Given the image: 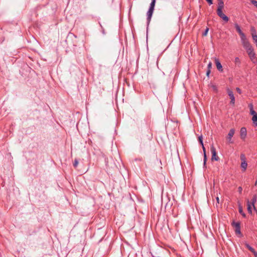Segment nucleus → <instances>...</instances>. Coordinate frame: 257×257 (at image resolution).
<instances>
[{"label": "nucleus", "instance_id": "obj_5", "mask_svg": "<svg viewBox=\"0 0 257 257\" xmlns=\"http://www.w3.org/2000/svg\"><path fill=\"white\" fill-rule=\"evenodd\" d=\"M210 150L212 154L211 160L212 161H218L219 160V157L217 156L216 149L213 145H211Z\"/></svg>", "mask_w": 257, "mask_h": 257}, {"label": "nucleus", "instance_id": "obj_30", "mask_svg": "<svg viewBox=\"0 0 257 257\" xmlns=\"http://www.w3.org/2000/svg\"><path fill=\"white\" fill-rule=\"evenodd\" d=\"M236 91H237L238 93H239V94L241 93V89H240L239 88L237 87V88H236Z\"/></svg>", "mask_w": 257, "mask_h": 257}, {"label": "nucleus", "instance_id": "obj_36", "mask_svg": "<svg viewBox=\"0 0 257 257\" xmlns=\"http://www.w3.org/2000/svg\"><path fill=\"white\" fill-rule=\"evenodd\" d=\"M210 73V70L208 69V70L207 71L206 75L207 76H208Z\"/></svg>", "mask_w": 257, "mask_h": 257}, {"label": "nucleus", "instance_id": "obj_12", "mask_svg": "<svg viewBox=\"0 0 257 257\" xmlns=\"http://www.w3.org/2000/svg\"><path fill=\"white\" fill-rule=\"evenodd\" d=\"M235 27L236 28V31H237V32L239 33L240 36V38H241L242 37H243L244 36H245V35L244 34V33H243L240 29V27L239 26V25L237 24H235Z\"/></svg>", "mask_w": 257, "mask_h": 257}, {"label": "nucleus", "instance_id": "obj_34", "mask_svg": "<svg viewBox=\"0 0 257 257\" xmlns=\"http://www.w3.org/2000/svg\"><path fill=\"white\" fill-rule=\"evenodd\" d=\"M210 5L212 4V0H206Z\"/></svg>", "mask_w": 257, "mask_h": 257}, {"label": "nucleus", "instance_id": "obj_14", "mask_svg": "<svg viewBox=\"0 0 257 257\" xmlns=\"http://www.w3.org/2000/svg\"><path fill=\"white\" fill-rule=\"evenodd\" d=\"M247 211L249 213L252 214V211L253 209L252 206L251 205V204L250 203V202L249 200L247 201Z\"/></svg>", "mask_w": 257, "mask_h": 257}, {"label": "nucleus", "instance_id": "obj_13", "mask_svg": "<svg viewBox=\"0 0 257 257\" xmlns=\"http://www.w3.org/2000/svg\"><path fill=\"white\" fill-rule=\"evenodd\" d=\"M218 6L217 10H223L224 8V3L223 0H217Z\"/></svg>", "mask_w": 257, "mask_h": 257}, {"label": "nucleus", "instance_id": "obj_22", "mask_svg": "<svg viewBox=\"0 0 257 257\" xmlns=\"http://www.w3.org/2000/svg\"><path fill=\"white\" fill-rule=\"evenodd\" d=\"M238 211H239V212L240 213H242L243 212V209H242V206H241L240 204H239V208H238Z\"/></svg>", "mask_w": 257, "mask_h": 257}, {"label": "nucleus", "instance_id": "obj_25", "mask_svg": "<svg viewBox=\"0 0 257 257\" xmlns=\"http://www.w3.org/2000/svg\"><path fill=\"white\" fill-rule=\"evenodd\" d=\"M250 113L252 116L257 115V113L254 110L250 111Z\"/></svg>", "mask_w": 257, "mask_h": 257}, {"label": "nucleus", "instance_id": "obj_4", "mask_svg": "<svg viewBox=\"0 0 257 257\" xmlns=\"http://www.w3.org/2000/svg\"><path fill=\"white\" fill-rule=\"evenodd\" d=\"M226 91L230 99V104L232 106H234L235 104V97L234 96L233 91L229 88H227Z\"/></svg>", "mask_w": 257, "mask_h": 257}, {"label": "nucleus", "instance_id": "obj_18", "mask_svg": "<svg viewBox=\"0 0 257 257\" xmlns=\"http://www.w3.org/2000/svg\"><path fill=\"white\" fill-rule=\"evenodd\" d=\"M252 120L253 124L256 126L257 125V115H255L252 116Z\"/></svg>", "mask_w": 257, "mask_h": 257}, {"label": "nucleus", "instance_id": "obj_19", "mask_svg": "<svg viewBox=\"0 0 257 257\" xmlns=\"http://www.w3.org/2000/svg\"><path fill=\"white\" fill-rule=\"evenodd\" d=\"M246 247L252 252H254L255 250L252 247H251L248 244L245 243Z\"/></svg>", "mask_w": 257, "mask_h": 257}, {"label": "nucleus", "instance_id": "obj_27", "mask_svg": "<svg viewBox=\"0 0 257 257\" xmlns=\"http://www.w3.org/2000/svg\"><path fill=\"white\" fill-rule=\"evenodd\" d=\"M240 159L242 162H243L244 160H245V156L243 154H241L240 155Z\"/></svg>", "mask_w": 257, "mask_h": 257}, {"label": "nucleus", "instance_id": "obj_33", "mask_svg": "<svg viewBox=\"0 0 257 257\" xmlns=\"http://www.w3.org/2000/svg\"><path fill=\"white\" fill-rule=\"evenodd\" d=\"M242 189L241 187H239L238 188V192H239V193L240 194H241V192H242Z\"/></svg>", "mask_w": 257, "mask_h": 257}, {"label": "nucleus", "instance_id": "obj_20", "mask_svg": "<svg viewBox=\"0 0 257 257\" xmlns=\"http://www.w3.org/2000/svg\"><path fill=\"white\" fill-rule=\"evenodd\" d=\"M223 14L222 10H217V14L220 17Z\"/></svg>", "mask_w": 257, "mask_h": 257}, {"label": "nucleus", "instance_id": "obj_32", "mask_svg": "<svg viewBox=\"0 0 257 257\" xmlns=\"http://www.w3.org/2000/svg\"><path fill=\"white\" fill-rule=\"evenodd\" d=\"M208 31H209V29H208V28H207V29L205 30V32L204 33L203 35H204V36H206V35H207V33H208Z\"/></svg>", "mask_w": 257, "mask_h": 257}, {"label": "nucleus", "instance_id": "obj_17", "mask_svg": "<svg viewBox=\"0 0 257 257\" xmlns=\"http://www.w3.org/2000/svg\"><path fill=\"white\" fill-rule=\"evenodd\" d=\"M220 18H221L224 21L226 22H227L229 20L228 18L224 14H222Z\"/></svg>", "mask_w": 257, "mask_h": 257}, {"label": "nucleus", "instance_id": "obj_6", "mask_svg": "<svg viewBox=\"0 0 257 257\" xmlns=\"http://www.w3.org/2000/svg\"><path fill=\"white\" fill-rule=\"evenodd\" d=\"M235 133V130L233 128L231 129L227 135V140L228 143H233V142L231 140L232 137L233 136L234 134Z\"/></svg>", "mask_w": 257, "mask_h": 257}, {"label": "nucleus", "instance_id": "obj_15", "mask_svg": "<svg viewBox=\"0 0 257 257\" xmlns=\"http://www.w3.org/2000/svg\"><path fill=\"white\" fill-rule=\"evenodd\" d=\"M247 164L245 160H244L243 162H241V167L243 169V171H245L247 168Z\"/></svg>", "mask_w": 257, "mask_h": 257}, {"label": "nucleus", "instance_id": "obj_1", "mask_svg": "<svg viewBox=\"0 0 257 257\" xmlns=\"http://www.w3.org/2000/svg\"><path fill=\"white\" fill-rule=\"evenodd\" d=\"M156 3V0H152L150 4V8L147 12V19L149 22L150 21L152 18L153 11L154 10V7Z\"/></svg>", "mask_w": 257, "mask_h": 257}, {"label": "nucleus", "instance_id": "obj_28", "mask_svg": "<svg viewBox=\"0 0 257 257\" xmlns=\"http://www.w3.org/2000/svg\"><path fill=\"white\" fill-rule=\"evenodd\" d=\"M216 201H217V203L216 204V207H218L217 206V204H219V198L218 196H217L216 198Z\"/></svg>", "mask_w": 257, "mask_h": 257}, {"label": "nucleus", "instance_id": "obj_23", "mask_svg": "<svg viewBox=\"0 0 257 257\" xmlns=\"http://www.w3.org/2000/svg\"><path fill=\"white\" fill-rule=\"evenodd\" d=\"M248 107L249 108L250 111L253 110V106L252 103L249 104Z\"/></svg>", "mask_w": 257, "mask_h": 257}, {"label": "nucleus", "instance_id": "obj_29", "mask_svg": "<svg viewBox=\"0 0 257 257\" xmlns=\"http://www.w3.org/2000/svg\"><path fill=\"white\" fill-rule=\"evenodd\" d=\"M251 3L253 5H254L256 7H257V2L254 0L251 1Z\"/></svg>", "mask_w": 257, "mask_h": 257}, {"label": "nucleus", "instance_id": "obj_38", "mask_svg": "<svg viewBox=\"0 0 257 257\" xmlns=\"http://www.w3.org/2000/svg\"><path fill=\"white\" fill-rule=\"evenodd\" d=\"M257 184V180L256 181V182L255 183V185H256Z\"/></svg>", "mask_w": 257, "mask_h": 257}, {"label": "nucleus", "instance_id": "obj_10", "mask_svg": "<svg viewBox=\"0 0 257 257\" xmlns=\"http://www.w3.org/2000/svg\"><path fill=\"white\" fill-rule=\"evenodd\" d=\"M215 64H216V65L217 69L219 71L222 72L223 71L222 67V65H221V63L219 61L218 59H215Z\"/></svg>", "mask_w": 257, "mask_h": 257}, {"label": "nucleus", "instance_id": "obj_31", "mask_svg": "<svg viewBox=\"0 0 257 257\" xmlns=\"http://www.w3.org/2000/svg\"><path fill=\"white\" fill-rule=\"evenodd\" d=\"M207 67H208V68L209 70H210L211 68V67H212V63H211V62H209V64H208Z\"/></svg>", "mask_w": 257, "mask_h": 257}, {"label": "nucleus", "instance_id": "obj_37", "mask_svg": "<svg viewBox=\"0 0 257 257\" xmlns=\"http://www.w3.org/2000/svg\"><path fill=\"white\" fill-rule=\"evenodd\" d=\"M243 217L245 216V214L244 212H242V213H240Z\"/></svg>", "mask_w": 257, "mask_h": 257}, {"label": "nucleus", "instance_id": "obj_35", "mask_svg": "<svg viewBox=\"0 0 257 257\" xmlns=\"http://www.w3.org/2000/svg\"><path fill=\"white\" fill-rule=\"evenodd\" d=\"M252 253L254 254L255 257H257V252L255 250L254 251V252Z\"/></svg>", "mask_w": 257, "mask_h": 257}, {"label": "nucleus", "instance_id": "obj_21", "mask_svg": "<svg viewBox=\"0 0 257 257\" xmlns=\"http://www.w3.org/2000/svg\"><path fill=\"white\" fill-rule=\"evenodd\" d=\"M234 62L236 64H240V61L239 58L238 57H235V59H234Z\"/></svg>", "mask_w": 257, "mask_h": 257}, {"label": "nucleus", "instance_id": "obj_8", "mask_svg": "<svg viewBox=\"0 0 257 257\" xmlns=\"http://www.w3.org/2000/svg\"><path fill=\"white\" fill-rule=\"evenodd\" d=\"M251 31L252 39L254 42L255 43L256 46L257 47V35L256 34L255 29L253 28H252Z\"/></svg>", "mask_w": 257, "mask_h": 257}, {"label": "nucleus", "instance_id": "obj_24", "mask_svg": "<svg viewBox=\"0 0 257 257\" xmlns=\"http://www.w3.org/2000/svg\"><path fill=\"white\" fill-rule=\"evenodd\" d=\"M199 141L200 142V143L201 144V145H203V140H202V136H201L199 137Z\"/></svg>", "mask_w": 257, "mask_h": 257}, {"label": "nucleus", "instance_id": "obj_16", "mask_svg": "<svg viewBox=\"0 0 257 257\" xmlns=\"http://www.w3.org/2000/svg\"><path fill=\"white\" fill-rule=\"evenodd\" d=\"M202 149H203V153H204V164H205L206 160H207L206 151H205V148L204 146V145H202Z\"/></svg>", "mask_w": 257, "mask_h": 257}, {"label": "nucleus", "instance_id": "obj_3", "mask_svg": "<svg viewBox=\"0 0 257 257\" xmlns=\"http://www.w3.org/2000/svg\"><path fill=\"white\" fill-rule=\"evenodd\" d=\"M240 38H241L242 44L246 50L248 49H250V48H252V46H251L250 44L247 40L245 36H244L243 37H242Z\"/></svg>", "mask_w": 257, "mask_h": 257}, {"label": "nucleus", "instance_id": "obj_11", "mask_svg": "<svg viewBox=\"0 0 257 257\" xmlns=\"http://www.w3.org/2000/svg\"><path fill=\"white\" fill-rule=\"evenodd\" d=\"M257 199V196L256 195H253L252 198L251 199L250 201H249L250 203L251 204V205L252 206L253 209L254 210H256L255 207L254 206V203L256 201Z\"/></svg>", "mask_w": 257, "mask_h": 257}, {"label": "nucleus", "instance_id": "obj_26", "mask_svg": "<svg viewBox=\"0 0 257 257\" xmlns=\"http://www.w3.org/2000/svg\"><path fill=\"white\" fill-rule=\"evenodd\" d=\"M78 164V161L76 159H75L74 161V163L73 164L74 167L76 168Z\"/></svg>", "mask_w": 257, "mask_h": 257}, {"label": "nucleus", "instance_id": "obj_2", "mask_svg": "<svg viewBox=\"0 0 257 257\" xmlns=\"http://www.w3.org/2000/svg\"><path fill=\"white\" fill-rule=\"evenodd\" d=\"M250 60L253 63L256 62V59L255 56V53L253 51V49L252 48L248 49L246 50Z\"/></svg>", "mask_w": 257, "mask_h": 257}, {"label": "nucleus", "instance_id": "obj_7", "mask_svg": "<svg viewBox=\"0 0 257 257\" xmlns=\"http://www.w3.org/2000/svg\"><path fill=\"white\" fill-rule=\"evenodd\" d=\"M232 225L235 227V232L237 234H240V227L239 222H233Z\"/></svg>", "mask_w": 257, "mask_h": 257}, {"label": "nucleus", "instance_id": "obj_9", "mask_svg": "<svg viewBox=\"0 0 257 257\" xmlns=\"http://www.w3.org/2000/svg\"><path fill=\"white\" fill-rule=\"evenodd\" d=\"M240 138L242 139H244L246 136V130L245 127H241L240 129Z\"/></svg>", "mask_w": 257, "mask_h": 257}]
</instances>
